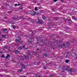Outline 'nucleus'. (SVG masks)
<instances>
[{
	"instance_id": "obj_1",
	"label": "nucleus",
	"mask_w": 77,
	"mask_h": 77,
	"mask_svg": "<svg viewBox=\"0 0 77 77\" xmlns=\"http://www.w3.org/2000/svg\"><path fill=\"white\" fill-rule=\"evenodd\" d=\"M69 45H70V43H68L67 42L65 43V44L63 43V45H60V47L63 48H64V47H68Z\"/></svg>"
},
{
	"instance_id": "obj_2",
	"label": "nucleus",
	"mask_w": 77,
	"mask_h": 77,
	"mask_svg": "<svg viewBox=\"0 0 77 77\" xmlns=\"http://www.w3.org/2000/svg\"><path fill=\"white\" fill-rule=\"evenodd\" d=\"M29 13L30 14H31V15H35L36 14V12L33 11H30Z\"/></svg>"
},
{
	"instance_id": "obj_3",
	"label": "nucleus",
	"mask_w": 77,
	"mask_h": 77,
	"mask_svg": "<svg viewBox=\"0 0 77 77\" xmlns=\"http://www.w3.org/2000/svg\"><path fill=\"white\" fill-rule=\"evenodd\" d=\"M38 21L37 23H38V24H43L44 23V21H42V22L40 20H39V19H38Z\"/></svg>"
},
{
	"instance_id": "obj_4",
	"label": "nucleus",
	"mask_w": 77,
	"mask_h": 77,
	"mask_svg": "<svg viewBox=\"0 0 77 77\" xmlns=\"http://www.w3.org/2000/svg\"><path fill=\"white\" fill-rule=\"evenodd\" d=\"M29 56L28 57H26V56H25V59H29V57H30H30H31V55H30V54H29Z\"/></svg>"
},
{
	"instance_id": "obj_5",
	"label": "nucleus",
	"mask_w": 77,
	"mask_h": 77,
	"mask_svg": "<svg viewBox=\"0 0 77 77\" xmlns=\"http://www.w3.org/2000/svg\"><path fill=\"white\" fill-rule=\"evenodd\" d=\"M18 17L17 16L14 17L13 18V20H16V19H18Z\"/></svg>"
},
{
	"instance_id": "obj_6",
	"label": "nucleus",
	"mask_w": 77,
	"mask_h": 77,
	"mask_svg": "<svg viewBox=\"0 0 77 77\" xmlns=\"http://www.w3.org/2000/svg\"><path fill=\"white\" fill-rule=\"evenodd\" d=\"M7 30H8V29H4L3 31L4 32V33H7L8 32V31Z\"/></svg>"
},
{
	"instance_id": "obj_7",
	"label": "nucleus",
	"mask_w": 77,
	"mask_h": 77,
	"mask_svg": "<svg viewBox=\"0 0 77 77\" xmlns=\"http://www.w3.org/2000/svg\"><path fill=\"white\" fill-rule=\"evenodd\" d=\"M9 56H10V55L9 54H7V56H6V57H5V59H8V57H9Z\"/></svg>"
},
{
	"instance_id": "obj_8",
	"label": "nucleus",
	"mask_w": 77,
	"mask_h": 77,
	"mask_svg": "<svg viewBox=\"0 0 77 77\" xmlns=\"http://www.w3.org/2000/svg\"><path fill=\"white\" fill-rule=\"evenodd\" d=\"M2 36V38H6V35H1Z\"/></svg>"
},
{
	"instance_id": "obj_9",
	"label": "nucleus",
	"mask_w": 77,
	"mask_h": 77,
	"mask_svg": "<svg viewBox=\"0 0 77 77\" xmlns=\"http://www.w3.org/2000/svg\"><path fill=\"white\" fill-rule=\"evenodd\" d=\"M63 70H64V69H65V70H67V67H63Z\"/></svg>"
},
{
	"instance_id": "obj_10",
	"label": "nucleus",
	"mask_w": 77,
	"mask_h": 77,
	"mask_svg": "<svg viewBox=\"0 0 77 77\" xmlns=\"http://www.w3.org/2000/svg\"><path fill=\"white\" fill-rule=\"evenodd\" d=\"M65 62L66 63H68L69 62V60H65Z\"/></svg>"
},
{
	"instance_id": "obj_11",
	"label": "nucleus",
	"mask_w": 77,
	"mask_h": 77,
	"mask_svg": "<svg viewBox=\"0 0 77 77\" xmlns=\"http://www.w3.org/2000/svg\"><path fill=\"white\" fill-rule=\"evenodd\" d=\"M42 18L43 19V20H45V19H46V18H45V17L44 16H42Z\"/></svg>"
},
{
	"instance_id": "obj_12",
	"label": "nucleus",
	"mask_w": 77,
	"mask_h": 77,
	"mask_svg": "<svg viewBox=\"0 0 77 77\" xmlns=\"http://www.w3.org/2000/svg\"><path fill=\"white\" fill-rule=\"evenodd\" d=\"M22 67L23 68H25V65H24L23 64H22Z\"/></svg>"
},
{
	"instance_id": "obj_13",
	"label": "nucleus",
	"mask_w": 77,
	"mask_h": 77,
	"mask_svg": "<svg viewBox=\"0 0 77 77\" xmlns=\"http://www.w3.org/2000/svg\"><path fill=\"white\" fill-rule=\"evenodd\" d=\"M35 14H36L37 15H40V13H39L35 12Z\"/></svg>"
},
{
	"instance_id": "obj_14",
	"label": "nucleus",
	"mask_w": 77,
	"mask_h": 77,
	"mask_svg": "<svg viewBox=\"0 0 77 77\" xmlns=\"http://www.w3.org/2000/svg\"><path fill=\"white\" fill-rule=\"evenodd\" d=\"M22 71V69H20V70H18V72H21V71Z\"/></svg>"
},
{
	"instance_id": "obj_15",
	"label": "nucleus",
	"mask_w": 77,
	"mask_h": 77,
	"mask_svg": "<svg viewBox=\"0 0 77 77\" xmlns=\"http://www.w3.org/2000/svg\"><path fill=\"white\" fill-rule=\"evenodd\" d=\"M38 8H37L35 7V11H37Z\"/></svg>"
},
{
	"instance_id": "obj_16",
	"label": "nucleus",
	"mask_w": 77,
	"mask_h": 77,
	"mask_svg": "<svg viewBox=\"0 0 77 77\" xmlns=\"http://www.w3.org/2000/svg\"><path fill=\"white\" fill-rule=\"evenodd\" d=\"M34 77H36L37 76V74H35L34 75Z\"/></svg>"
},
{
	"instance_id": "obj_17",
	"label": "nucleus",
	"mask_w": 77,
	"mask_h": 77,
	"mask_svg": "<svg viewBox=\"0 0 77 77\" xmlns=\"http://www.w3.org/2000/svg\"><path fill=\"white\" fill-rule=\"evenodd\" d=\"M16 41H17V42H19V41H20V40H19L18 39H16Z\"/></svg>"
},
{
	"instance_id": "obj_18",
	"label": "nucleus",
	"mask_w": 77,
	"mask_h": 77,
	"mask_svg": "<svg viewBox=\"0 0 77 77\" xmlns=\"http://www.w3.org/2000/svg\"><path fill=\"white\" fill-rule=\"evenodd\" d=\"M23 48H24V49H27V48H24V47H25V45H24V46H23Z\"/></svg>"
},
{
	"instance_id": "obj_19",
	"label": "nucleus",
	"mask_w": 77,
	"mask_h": 77,
	"mask_svg": "<svg viewBox=\"0 0 77 77\" xmlns=\"http://www.w3.org/2000/svg\"><path fill=\"white\" fill-rule=\"evenodd\" d=\"M61 2L62 3H63V2H64V1H63V0H61Z\"/></svg>"
},
{
	"instance_id": "obj_20",
	"label": "nucleus",
	"mask_w": 77,
	"mask_h": 77,
	"mask_svg": "<svg viewBox=\"0 0 77 77\" xmlns=\"http://www.w3.org/2000/svg\"><path fill=\"white\" fill-rule=\"evenodd\" d=\"M40 41H41V42H43V40L41 39V40H40Z\"/></svg>"
},
{
	"instance_id": "obj_21",
	"label": "nucleus",
	"mask_w": 77,
	"mask_h": 77,
	"mask_svg": "<svg viewBox=\"0 0 77 77\" xmlns=\"http://www.w3.org/2000/svg\"><path fill=\"white\" fill-rule=\"evenodd\" d=\"M15 26H13V29H15Z\"/></svg>"
},
{
	"instance_id": "obj_22",
	"label": "nucleus",
	"mask_w": 77,
	"mask_h": 77,
	"mask_svg": "<svg viewBox=\"0 0 77 77\" xmlns=\"http://www.w3.org/2000/svg\"><path fill=\"white\" fill-rule=\"evenodd\" d=\"M16 51L17 52V53H18V50H16Z\"/></svg>"
},
{
	"instance_id": "obj_23",
	"label": "nucleus",
	"mask_w": 77,
	"mask_h": 77,
	"mask_svg": "<svg viewBox=\"0 0 77 77\" xmlns=\"http://www.w3.org/2000/svg\"><path fill=\"white\" fill-rule=\"evenodd\" d=\"M54 2H57V0H54Z\"/></svg>"
},
{
	"instance_id": "obj_24",
	"label": "nucleus",
	"mask_w": 77,
	"mask_h": 77,
	"mask_svg": "<svg viewBox=\"0 0 77 77\" xmlns=\"http://www.w3.org/2000/svg\"><path fill=\"white\" fill-rule=\"evenodd\" d=\"M17 5H17V4H15L14 5V6H17Z\"/></svg>"
},
{
	"instance_id": "obj_25",
	"label": "nucleus",
	"mask_w": 77,
	"mask_h": 77,
	"mask_svg": "<svg viewBox=\"0 0 77 77\" xmlns=\"http://www.w3.org/2000/svg\"><path fill=\"white\" fill-rule=\"evenodd\" d=\"M74 18H75V17H72V19L74 20Z\"/></svg>"
},
{
	"instance_id": "obj_26",
	"label": "nucleus",
	"mask_w": 77,
	"mask_h": 77,
	"mask_svg": "<svg viewBox=\"0 0 77 77\" xmlns=\"http://www.w3.org/2000/svg\"><path fill=\"white\" fill-rule=\"evenodd\" d=\"M2 57H5V56H4V55H3L2 56Z\"/></svg>"
},
{
	"instance_id": "obj_27",
	"label": "nucleus",
	"mask_w": 77,
	"mask_h": 77,
	"mask_svg": "<svg viewBox=\"0 0 77 77\" xmlns=\"http://www.w3.org/2000/svg\"><path fill=\"white\" fill-rule=\"evenodd\" d=\"M21 77H26V76L22 75V76H21Z\"/></svg>"
},
{
	"instance_id": "obj_28",
	"label": "nucleus",
	"mask_w": 77,
	"mask_h": 77,
	"mask_svg": "<svg viewBox=\"0 0 77 77\" xmlns=\"http://www.w3.org/2000/svg\"><path fill=\"white\" fill-rule=\"evenodd\" d=\"M74 20H77V19H76V18H74Z\"/></svg>"
},
{
	"instance_id": "obj_29",
	"label": "nucleus",
	"mask_w": 77,
	"mask_h": 77,
	"mask_svg": "<svg viewBox=\"0 0 77 77\" xmlns=\"http://www.w3.org/2000/svg\"><path fill=\"white\" fill-rule=\"evenodd\" d=\"M74 51V49H72L71 50V51Z\"/></svg>"
},
{
	"instance_id": "obj_30",
	"label": "nucleus",
	"mask_w": 77,
	"mask_h": 77,
	"mask_svg": "<svg viewBox=\"0 0 77 77\" xmlns=\"http://www.w3.org/2000/svg\"><path fill=\"white\" fill-rule=\"evenodd\" d=\"M54 44H55V45H56V44H57V43L55 42V43H54Z\"/></svg>"
},
{
	"instance_id": "obj_31",
	"label": "nucleus",
	"mask_w": 77,
	"mask_h": 77,
	"mask_svg": "<svg viewBox=\"0 0 77 77\" xmlns=\"http://www.w3.org/2000/svg\"><path fill=\"white\" fill-rule=\"evenodd\" d=\"M68 54H69V53H70V52H68Z\"/></svg>"
},
{
	"instance_id": "obj_32",
	"label": "nucleus",
	"mask_w": 77,
	"mask_h": 77,
	"mask_svg": "<svg viewBox=\"0 0 77 77\" xmlns=\"http://www.w3.org/2000/svg\"><path fill=\"white\" fill-rule=\"evenodd\" d=\"M0 53H2V51H0Z\"/></svg>"
},
{
	"instance_id": "obj_33",
	"label": "nucleus",
	"mask_w": 77,
	"mask_h": 77,
	"mask_svg": "<svg viewBox=\"0 0 77 77\" xmlns=\"http://www.w3.org/2000/svg\"><path fill=\"white\" fill-rule=\"evenodd\" d=\"M44 69H45L46 68H45V67H44Z\"/></svg>"
},
{
	"instance_id": "obj_34",
	"label": "nucleus",
	"mask_w": 77,
	"mask_h": 77,
	"mask_svg": "<svg viewBox=\"0 0 77 77\" xmlns=\"http://www.w3.org/2000/svg\"><path fill=\"white\" fill-rule=\"evenodd\" d=\"M37 50H38H38H39V48H37Z\"/></svg>"
},
{
	"instance_id": "obj_35",
	"label": "nucleus",
	"mask_w": 77,
	"mask_h": 77,
	"mask_svg": "<svg viewBox=\"0 0 77 77\" xmlns=\"http://www.w3.org/2000/svg\"><path fill=\"white\" fill-rule=\"evenodd\" d=\"M2 41V39L0 38V41Z\"/></svg>"
},
{
	"instance_id": "obj_36",
	"label": "nucleus",
	"mask_w": 77,
	"mask_h": 77,
	"mask_svg": "<svg viewBox=\"0 0 77 77\" xmlns=\"http://www.w3.org/2000/svg\"><path fill=\"white\" fill-rule=\"evenodd\" d=\"M34 3H36V1H34Z\"/></svg>"
},
{
	"instance_id": "obj_37",
	"label": "nucleus",
	"mask_w": 77,
	"mask_h": 77,
	"mask_svg": "<svg viewBox=\"0 0 77 77\" xmlns=\"http://www.w3.org/2000/svg\"><path fill=\"white\" fill-rule=\"evenodd\" d=\"M18 6H20V4H18Z\"/></svg>"
},
{
	"instance_id": "obj_38",
	"label": "nucleus",
	"mask_w": 77,
	"mask_h": 77,
	"mask_svg": "<svg viewBox=\"0 0 77 77\" xmlns=\"http://www.w3.org/2000/svg\"><path fill=\"white\" fill-rule=\"evenodd\" d=\"M67 56H68V55H66L65 57H67Z\"/></svg>"
},
{
	"instance_id": "obj_39",
	"label": "nucleus",
	"mask_w": 77,
	"mask_h": 77,
	"mask_svg": "<svg viewBox=\"0 0 77 77\" xmlns=\"http://www.w3.org/2000/svg\"><path fill=\"white\" fill-rule=\"evenodd\" d=\"M52 75H52H52H52Z\"/></svg>"
},
{
	"instance_id": "obj_40",
	"label": "nucleus",
	"mask_w": 77,
	"mask_h": 77,
	"mask_svg": "<svg viewBox=\"0 0 77 77\" xmlns=\"http://www.w3.org/2000/svg\"><path fill=\"white\" fill-rule=\"evenodd\" d=\"M39 9H40V7L39 8Z\"/></svg>"
},
{
	"instance_id": "obj_41",
	"label": "nucleus",
	"mask_w": 77,
	"mask_h": 77,
	"mask_svg": "<svg viewBox=\"0 0 77 77\" xmlns=\"http://www.w3.org/2000/svg\"><path fill=\"white\" fill-rule=\"evenodd\" d=\"M30 42H32V41H30Z\"/></svg>"
},
{
	"instance_id": "obj_42",
	"label": "nucleus",
	"mask_w": 77,
	"mask_h": 77,
	"mask_svg": "<svg viewBox=\"0 0 77 77\" xmlns=\"http://www.w3.org/2000/svg\"><path fill=\"white\" fill-rule=\"evenodd\" d=\"M45 45H47V44H45Z\"/></svg>"
},
{
	"instance_id": "obj_43",
	"label": "nucleus",
	"mask_w": 77,
	"mask_h": 77,
	"mask_svg": "<svg viewBox=\"0 0 77 77\" xmlns=\"http://www.w3.org/2000/svg\"><path fill=\"white\" fill-rule=\"evenodd\" d=\"M33 53H34V52H33Z\"/></svg>"
},
{
	"instance_id": "obj_44",
	"label": "nucleus",
	"mask_w": 77,
	"mask_h": 77,
	"mask_svg": "<svg viewBox=\"0 0 77 77\" xmlns=\"http://www.w3.org/2000/svg\"><path fill=\"white\" fill-rule=\"evenodd\" d=\"M22 64H21V65Z\"/></svg>"
}]
</instances>
